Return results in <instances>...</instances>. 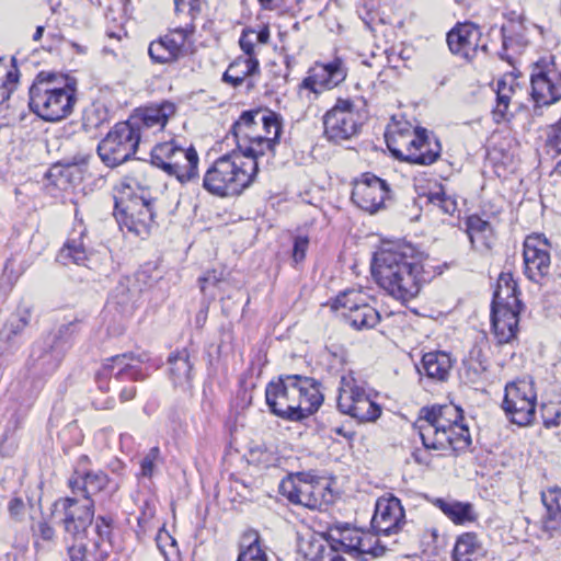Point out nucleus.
Returning a JSON list of instances; mask_svg holds the SVG:
<instances>
[{
  "label": "nucleus",
  "mask_w": 561,
  "mask_h": 561,
  "mask_svg": "<svg viewBox=\"0 0 561 561\" xmlns=\"http://www.w3.org/2000/svg\"><path fill=\"white\" fill-rule=\"evenodd\" d=\"M152 167L138 162L136 170L126 175L115 187V216L121 226L141 238L150 233L154 224V209L161 202L149 193L148 173Z\"/></svg>",
  "instance_id": "1"
},
{
  "label": "nucleus",
  "mask_w": 561,
  "mask_h": 561,
  "mask_svg": "<svg viewBox=\"0 0 561 561\" xmlns=\"http://www.w3.org/2000/svg\"><path fill=\"white\" fill-rule=\"evenodd\" d=\"M373 274L382 289L401 301L416 297L424 282L423 266L412 249L393 243L375 253Z\"/></svg>",
  "instance_id": "2"
},
{
  "label": "nucleus",
  "mask_w": 561,
  "mask_h": 561,
  "mask_svg": "<svg viewBox=\"0 0 561 561\" xmlns=\"http://www.w3.org/2000/svg\"><path fill=\"white\" fill-rule=\"evenodd\" d=\"M265 399L273 414L288 421H301L320 408L323 394L313 378L285 375L267 383Z\"/></svg>",
  "instance_id": "3"
},
{
  "label": "nucleus",
  "mask_w": 561,
  "mask_h": 561,
  "mask_svg": "<svg viewBox=\"0 0 561 561\" xmlns=\"http://www.w3.org/2000/svg\"><path fill=\"white\" fill-rule=\"evenodd\" d=\"M299 552L305 561H345L340 552L356 558L364 554L378 557L383 548L377 545L375 535L343 525L331 528L327 537L311 535L301 539Z\"/></svg>",
  "instance_id": "4"
},
{
  "label": "nucleus",
  "mask_w": 561,
  "mask_h": 561,
  "mask_svg": "<svg viewBox=\"0 0 561 561\" xmlns=\"http://www.w3.org/2000/svg\"><path fill=\"white\" fill-rule=\"evenodd\" d=\"M257 171V161L232 150L217 158L207 169L203 186L219 197L237 196L254 182Z\"/></svg>",
  "instance_id": "5"
},
{
  "label": "nucleus",
  "mask_w": 561,
  "mask_h": 561,
  "mask_svg": "<svg viewBox=\"0 0 561 561\" xmlns=\"http://www.w3.org/2000/svg\"><path fill=\"white\" fill-rule=\"evenodd\" d=\"M280 128V122L274 112L263 110L243 112L231 128L237 142L236 151L257 161L274 148Z\"/></svg>",
  "instance_id": "6"
},
{
  "label": "nucleus",
  "mask_w": 561,
  "mask_h": 561,
  "mask_svg": "<svg viewBox=\"0 0 561 561\" xmlns=\"http://www.w3.org/2000/svg\"><path fill=\"white\" fill-rule=\"evenodd\" d=\"M30 108L47 122L69 116L76 103V90L54 72L41 71L28 90Z\"/></svg>",
  "instance_id": "7"
},
{
  "label": "nucleus",
  "mask_w": 561,
  "mask_h": 561,
  "mask_svg": "<svg viewBox=\"0 0 561 561\" xmlns=\"http://www.w3.org/2000/svg\"><path fill=\"white\" fill-rule=\"evenodd\" d=\"M516 282L502 273L493 294L491 323L499 343L511 342L517 333L518 316L523 308Z\"/></svg>",
  "instance_id": "8"
},
{
  "label": "nucleus",
  "mask_w": 561,
  "mask_h": 561,
  "mask_svg": "<svg viewBox=\"0 0 561 561\" xmlns=\"http://www.w3.org/2000/svg\"><path fill=\"white\" fill-rule=\"evenodd\" d=\"M462 419V410L453 403L424 407L420 410L415 428L426 449H437L448 442L446 433Z\"/></svg>",
  "instance_id": "9"
},
{
  "label": "nucleus",
  "mask_w": 561,
  "mask_h": 561,
  "mask_svg": "<svg viewBox=\"0 0 561 561\" xmlns=\"http://www.w3.org/2000/svg\"><path fill=\"white\" fill-rule=\"evenodd\" d=\"M198 154L191 146L182 148L173 140L157 144L151 149V165L186 183L198 175Z\"/></svg>",
  "instance_id": "10"
},
{
  "label": "nucleus",
  "mask_w": 561,
  "mask_h": 561,
  "mask_svg": "<svg viewBox=\"0 0 561 561\" xmlns=\"http://www.w3.org/2000/svg\"><path fill=\"white\" fill-rule=\"evenodd\" d=\"M328 483L309 472H298L284 479L279 484V492L290 503L301 505L310 510L320 508L329 500Z\"/></svg>",
  "instance_id": "11"
},
{
  "label": "nucleus",
  "mask_w": 561,
  "mask_h": 561,
  "mask_svg": "<svg viewBox=\"0 0 561 561\" xmlns=\"http://www.w3.org/2000/svg\"><path fill=\"white\" fill-rule=\"evenodd\" d=\"M54 506L59 516L58 523L65 533V540H84L94 518L93 500L66 497L56 501Z\"/></svg>",
  "instance_id": "12"
},
{
  "label": "nucleus",
  "mask_w": 561,
  "mask_h": 561,
  "mask_svg": "<svg viewBox=\"0 0 561 561\" xmlns=\"http://www.w3.org/2000/svg\"><path fill=\"white\" fill-rule=\"evenodd\" d=\"M337 408L359 422H374L381 414L380 405L371 399L370 393L351 377L341 379Z\"/></svg>",
  "instance_id": "13"
},
{
  "label": "nucleus",
  "mask_w": 561,
  "mask_h": 561,
  "mask_svg": "<svg viewBox=\"0 0 561 561\" xmlns=\"http://www.w3.org/2000/svg\"><path fill=\"white\" fill-rule=\"evenodd\" d=\"M364 115L348 99H337L335 105L323 117L324 135L335 144L348 140L358 134Z\"/></svg>",
  "instance_id": "14"
},
{
  "label": "nucleus",
  "mask_w": 561,
  "mask_h": 561,
  "mask_svg": "<svg viewBox=\"0 0 561 561\" xmlns=\"http://www.w3.org/2000/svg\"><path fill=\"white\" fill-rule=\"evenodd\" d=\"M553 59L548 54L534 64L530 84L536 113L538 108L561 100V72L557 70Z\"/></svg>",
  "instance_id": "15"
},
{
  "label": "nucleus",
  "mask_w": 561,
  "mask_h": 561,
  "mask_svg": "<svg viewBox=\"0 0 561 561\" xmlns=\"http://www.w3.org/2000/svg\"><path fill=\"white\" fill-rule=\"evenodd\" d=\"M140 145L134 129L125 122H119L98 145V154L102 162L115 168L129 160Z\"/></svg>",
  "instance_id": "16"
},
{
  "label": "nucleus",
  "mask_w": 561,
  "mask_h": 561,
  "mask_svg": "<svg viewBox=\"0 0 561 561\" xmlns=\"http://www.w3.org/2000/svg\"><path fill=\"white\" fill-rule=\"evenodd\" d=\"M425 129L413 128L410 124L393 125L386 133V141L389 151L399 160L410 163H426L437 152L436 144L434 150L427 149V156L416 153L417 144L422 141V134Z\"/></svg>",
  "instance_id": "17"
},
{
  "label": "nucleus",
  "mask_w": 561,
  "mask_h": 561,
  "mask_svg": "<svg viewBox=\"0 0 561 561\" xmlns=\"http://www.w3.org/2000/svg\"><path fill=\"white\" fill-rule=\"evenodd\" d=\"M76 324L70 322L61 325L56 333L47 336L43 343L34 346L31 357L43 374L54 373L60 365L71 345V336Z\"/></svg>",
  "instance_id": "18"
},
{
  "label": "nucleus",
  "mask_w": 561,
  "mask_h": 561,
  "mask_svg": "<svg viewBox=\"0 0 561 561\" xmlns=\"http://www.w3.org/2000/svg\"><path fill=\"white\" fill-rule=\"evenodd\" d=\"M359 290H346L339 295L332 308L341 311L342 317L356 330H369L380 321L379 312L366 301Z\"/></svg>",
  "instance_id": "19"
},
{
  "label": "nucleus",
  "mask_w": 561,
  "mask_h": 561,
  "mask_svg": "<svg viewBox=\"0 0 561 561\" xmlns=\"http://www.w3.org/2000/svg\"><path fill=\"white\" fill-rule=\"evenodd\" d=\"M175 105L172 102H162L135 111L126 123L141 142H149L153 136L162 131L170 117L175 114Z\"/></svg>",
  "instance_id": "20"
},
{
  "label": "nucleus",
  "mask_w": 561,
  "mask_h": 561,
  "mask_svg": "<svg viewBox=\"0 0 561 561\" xmlns=\"http://www.w3.org/2000/svg\"><path fill=\"white\" fill-rule=\"evenodd\" d=\"M346 78V71L342 61L336 59L329 64L317 62L311 67L307 77L299 84L300 98L309 102L314 101L323 91L331 90L339 85Z\"/></svg>",
  "instance_id": "21"
},
{
  "label": "nucleus",
  "mask_w": 561,
  "mask_h": 561,
  "mask_svg": "<svg viewBox=\"0 0 561 561\" xmlns=\"http://www.w3.org/2000/svg\"><path fill=\"white\" fill-rule=\"evenodd\" d=\"M388 194L389 186L386 181L365 173L354 185L352 201L363 210L374 214L383 205Z\"/></svg>",
  "instance_id": "22"
},
{
  "label": "nucleus",
  "mask_w": 561,
  "mask_h": 561,
  "mask_svg": "<svg viewBox=\"0 0 561 561\" xmlns=\"http://www.w3.org/2000/svg\"><path fill=\"white\" fill-rule=\"evenodd\" d=\"M481 38L480 27L469 22L457 24L447 33L450 51L467 60L473 59L479 50L486 51V44L480 43Z\"/></svg>",
  "instance_id": "23"
},
{
  "label": "nucleus",
  "mask_w": 561,
  "mask_h": 561,
  "mask_svg": "<svg viewBox=\"0 0 561 561\" xmlns=\"http://www.w3.org/2000/svg\"><path fill=\"white\" fill-rule=\"evenodd\" d=\"M145 360L142 355L135 356L133 353L113 356L106 359L102 370L99 373V382H101L102 378H114L118 381L144 380L147 377V374L141 368V364Z\"/></svg>",
  "instance_id": "24"
},
{
  "label": "nucleus",
  "mask_w": 561,
  "mask_h": 561,
  "mask_svg": "<svg viewBox=\"0 0 561 561\" xmlns=\"http://www.w3.org/2000/svg\"><path fill=\"white\" fill-rule=\"evenodd\" d=\"M188 34L185 28H175L151 42L148 48L151 60L156 64H170L180 59L184 55Z\"/></svg>",
  "instance_id": "25"
},
{
  "label": "nucleus",
  "mask_w": 561,
  "mask_h": 561,
  "mask_svg": "<svg viewBox=\"0 0 561 561\" xmlns=\"http://www.w3.org/2000/svg\"><path fill=\"white\" fill-rule=\"evenodd\" d=\"M404 523V511L399 499L380 497L376 502L371 527L377 533L389 535Z\"/></svg>",
  "instance_id": "26"
},
{
  "label": "nucleus",
  "mask_w": 561,
  "mask_h": 561,
  "mask_svg": "<svg viewBox=\"0 0 561 561\" xmlns=\"http://www.w3.org/2000/svg\"><path fill=\"white\" fill-rule=\"evenodd\" d=\"M550 243L545 236L528 234V279L537 282L550 266Z\"/></svg>",
  "instance_id": "27"
},
{
  "label": "nucleus",
  "mask_w": 561,
  "mask_h": 561,
  "mask_svg": "<svg viewBox=\"0 0 561 561\" xmlns=\"http://www.w3.org/2000/svg\"><path fill=\"white\" fill-rule=\"evenodd\" d=\"M502 408L512 423L518 427L526 426V387L524 381L506 385Z\"/></svg>",
  "instance_id": "28"
},
{
  "label": "nucleus",
  "mask_w": 561,
  "mask_h": 561,
  "mask_svg": "<svg viewBox=\"0 0 561 561\" xmlns=\"http://www.w3.org/2000/svg\"><path fill=\"white\" fill-rule=\"evenodd\" d=\"M108 477L103 471L75 472L69 479V486L73 494L81 493L83 499H91L92 495L103 491L108 484Z\"/></svg>",
  "instance_id": "29"
},
{
  "label": "nucleus",
  "mask_w": 561,
  "mask_h": 561,
  "mask_svg": "<svg viewBox=\"0 0 561 561\" xmlns=\"http://www.w3.org/2000/svg\"><path fill=\"white\" fill-rule=\"evenodd\" d=\"M453 360L446 352L437 351L430 352L423 355L421 367H417L420 375H425L427 378L436 381H446Z\"/></svg>",
  "instance_id": "30"
},
{
  "label": "nucleus",
  "mask_w": 561,
  "mask_h": 561,
  "mask_svg": "<svg viewBox=\"0 0 561 561\" xmlns=\"http://www.w3.org/2000/svg\"><path fill=\"white\" fill-rule=\"evenodd\" d=\"M260 73L257 58L238 57L222 75V81L232 88L241 87L248 79Z\"/></svg>",
  "instance_id": "31"
},
{
  "label": "nucleus",
  "mask_w": 561,
  "mask_h": 561,
  "mask_svg": "<svg viewBox=\"0 0 561 561\" xmlns=\"http://www.w3.org/2000/svg\"><path fill=\"white\" fill-rule=\"evenodd\" d=\"M540 497L546 507L543 527L547 531L561 534V489L552 486L540 492Z\"/></svg>",
  "instance_id": "32"
},
{
  "label": "nucleus",
  "mask_w": 561,
  "mask_h": 561,
  "mask_svg": "<svg viewBox=\"0 0 561 561\" xmlns=\"http://www.w3.org/2000/svg\"><path fill=\"white\" fill-rule=\"evenodd\" d=\"M113 547L106 542L92 543V549L83 540L73 541L68 548L69 561H107Z\"/></svg>",
  "instance_id": "33"
},
{
  "label": "nucleus",
  "mask_w": 561,
  "mask_h": 561,
  "mask_svg": "<svg viewBox=\"0 0 561 561\" xmlns=\"http://www.w3.org/2000/svg\"><path fill=\"white\" fill-rule=\"evenodd\" d=\"M271 37L267 25L260 26L257 30L253 27L244 28L239 38V45L244 53V57L257 58L263 46H265Z\"/></svg>",
  "instance_id": "34"
},
{
  "label": "nucleus",
  "mask_w": 561,
  "mask_h": 561,
  "mask_svg": "<svg viewBox=\"0 0 561 561\" xmlns=\"http://www.w3.org/2000/svg\"><path fill=\"white\" fill-rule=\"evenodd\" d=\"M433 504L438 507L455 524L473 522L477 515L470 503H462L454 500L435 499Z\"/></svg>",
  "instance_id": "35"
},
{
  "label": "nucleus",
  "mask_w": 561,
  "mask_h": 561,
  "mask_svg": "<svg viewBox=\"0 0 561 561\" xmlns=\"http://www.w3.org/2000/svg\"><path fill=\"white\" fill-rule=\"evenodd\" d=\"M467 234L473 248L478 250L491 248L492 227L479 216H470L467 219Z\"/></svg>",
  "instance_id": "36"
},
{
  "label": "nucleus",
  "mask_w": 561,
  "mask_h": 561,
  "mask_svg": "<svg viewBox=\"0 0 561 561\" xmlns=\"http://www.w3.org/2000/svg\"><path fill=\"white\" fill-rule=\"evenodd\" d=\"M169 373L174 386L188 385L192 378L193 365L186 350L179 351L169 357Z\"/></svg>",
  "instance_id": "37"
},
{
  "label": "nucleus",
  "mask_w": 561,
  "mask_h": 561,
  "mask_svg": "<svg viewBox=\"0 0 561 561\" xmlns=\"http://www.w3.org/2000/svg\"><path fill=\"white\" fill-rule=\"evenodd\" d=\"M20 81V70L15 57L11 58L10 65L0 57V105L8 101L16 90Z\"/></svg>",
  "instance_id": "38"
},
{
  "label": "nucleus",
  "mask_w": 561,
  "mask_h": 561,
  "mask_svg": "<svg viewBox=\"0 0 561 561\" xmlns=\"http://www.w3.org/2000/svg\"><path fill=\"white\" fill-rule=\"evenodd\" d=\"M237 561H268L257 531L249 530L243 534Z\"/></svg>",
  "instance_id": "39"
},
{
  "label": "nucleus",
  "mask_w": 561,
  "mask_h": 561,
  "mask_svg": "<svg viewBox=\"0 0 561 561\" xmlns=\"http://www.w3.org/2000/svg\"><path fill=\"white\" fill-rule=\"evenodd\" d=\"M481 543L474 533L460 535L454 546L453 561H472L481 553Z\"/></svg>",
  "instance_id": "40"
},
{
  "label": "nucleus",
  "mask_w": 561,
  "mask_h": 561,
  "mask_svg": "<svg viewBox=\"0 0 561 561\" xmlns=\"http://www.w3.org/2000/svg\"><path fill=\"white\" fill-rule=\"evenodd\" d=\"M58 261L65 265L75 263L82 265L88 260L87 247L83 242V231L79 232L78 238H69L60 250Z\"/></svg>",
  "instance_id": "41"
},
{
  "label": "nucleus",
  "mask_w": 561,
  "mask_h": 561,
  "mask_svg": "<svg viewBox=\"0 0 561 561\" xmlns=\"http://www.w3.org/2000/svg\"><path fill=\"white\" fill-rule=\"evenodd\" d=\"M448 442L444 443L436 450H445L451 448L454 451H462L467 449L471 444V436L467 425L461 421L454 425L448 433H446Z\"/></svg>",
  "instance_id": "42"
},
{
  "label": "nucleus",
  "mask_w": 561,
  "mask_h": 561,
  "mask_svg": "<svg viewBox=\"0 0 561 561\" xmlns=\"http://www.w3.org/2000/svg\"><path fill=\"white\" fill-rule=\"evenodd\" d=\"M30 320L31 309L28 307H19L18 313L4 324L0 332V337L11 341L28 325Z\"/></svg>",
  "instance_id": "43"
},
{
  "label": "nucleus",
  "mask_w": 561,
  "mask_h": 561,
  "mask_svg": "<svg viewBox=\"0 0 561 561\" xmlns=\"http://www.w3.org/2000/svg\"><path fill=\"white\" fill-rule=\"evenodd\" d=\"M507 24L501 28L503 37V49L507 50L517 41L514 36H520L519 30H523L524 13L516 11H508L506 14Z\"/></svg>",
  "instance_id": "44"
},
{
  "label": "nucleus",
  "mask_w": 561,
  "mask_h": 561,
  "mask_svg": "<svg viewBox=\"0 0 561 561\" xmlns=\"http://www.w3.org/2000/svg\"><path fill=\"white\" fill-rule=\"evenodd\" d=\"M75 169L70 165H54L49 169L47 178L57 188L67 191L70 186Z\"/></svg>",
  "instance_id": "45"
},
{
  "label": "nucleus",
  "mask_w": 561,
  "mask_h": 561,
  "mask_svg": "<svg viewBox=\"0 0 561 561\" xmlns=\"http://www.w3.org/2000/svg\"><path fill=\"white\" fill-rule=\"evenodd\" d=\"M428 202L442 209L444 214L454 215L458 205L454 197L447 195L442 188L428 194Z\"/></svg>",
  "instance_id": "46"
},
{
  "label": "nucleus",
  "mask_w": 561,
  "mask_h": 561,
  "mask_svg": "<svg viewBox=\"0 0 561 561\" xmlns=\"http://www.w3.org/2000/svg\"><path fill=\"white\" fill-rule=\"evenodd\" d=\"M515 91L512 87V84H508L505 80L499 81L497 83V90H496V107L494 110V115H500L501 117H504L508 103L511 101L512 94H514Z\"/></svg>",
  "instance_id": "47"
},
{
  "label": "nucleus",
  "mask_w": 561,
  "mask_h": 561,
  "mask_svg": "<svg viewBox=\"0 0 561 561\" xmlns=\"http://www.w3.org/2000/svg\"><path fill=\"white\" fill-rule=\"evenodd\" d=\"M156 543L165 561H171L172 554L178 553L175 539L163 528L158 531Z\"/></svg>",
  "instance_id": "48"
},
{
  "label": "nucleus",
  "mask_w": 561,
  "mask_h": 561,
  "mask_svg": "<svg viewBox=\"0 0 561 561\" xmlns=\"http://www.w3.org/2000/svg\"><path fill=\"white\" fill-rule=\"evenodd\" d=\"M160 461L161 454L159 447L154 446L150 448L140 461V476L151 478Z\"/></svg>",
  "instance_id": "49"
},
{
  "label": "nucleus",
  "mask_w": 561,
  "mask_h": 561,
  "mask_svg": "<svg viewBox=\"0 0 561 561\" xmlns=\"http://www.w3.org/2000/svg\"><path fill=\"white\" fill-rule=\"evenodd\" d=\"M435 144L437 147V152L434 156V158L432 157L431 161H428L426 163H419L420 165H430V164L434 163L440 157V152H442V146H440V142L438 141V139L434 135L428 134L425 129L424 133L422 134V141L420 144H417V147L415 148L416 153L427 156V149L432 150V147L434 148L433 145H435Z\"/></svg>",
  "instance_id": "50"
},
{
  "label": "nucleus",
  "mask_w": 561,
  "mask_h": 561,
  "mask_svg": "<svg viewBox=\"0 0 561 561\" xmlns=\"http://www.w3.org/2000/svg\"><path fill=\"white\" fill-rule=\"evenodd\" d=\"M112 524H113V519L111 517H106V516H98L96 517L94 530H95L99 539L95 540L93 543L106 542L112 546L111 540H110L111 534H112Z\"/></svg>",
  "instance_id": "51"
},
{
  "label": "nucleus",
  "mask_w": 561,
  "mask_h": 561,
  "mask_svg": "<svg viewBox=\"0 0 561 561\" xmlns=\"http://www.w3.org/2000/svg\"><path fill=\"white\" fill-rule=\"evenodd\" d=\"M25 503L21 497H12L8 503L10 517L15 522H22L25 516Z\"/></svg>",
  "instance_id": "52"
},
{
  "label": "nucleus",
  "mask_w": 561,
  "mask_h": 561,
  "mask_svg": "<svg viewBox=\"0 0 561 561\" xmlns=\"http://www.w3.org/2000/svg\"><path fill=\"white\" fill-rule=\"evenodd\" d=\"M547 144L558 153H561V118L550 127L547 136Z\"/></svg>",
  "instance_id": "53"
},
{
  "label": "nucleus",
  "mask_w": 561,
  "mask_h": 561,
  "mask_svg": "<svg viewBox=\"0 0 561 561\" xmlns=\"http://www.w3.org/2000/svg\"><path fill=\"white\" fill-rule=\"evenodd\" d=\"M308 239L306 237H297L294 242L293 257L295 262H300L305 259L308 248Z\"/></svg>",
  "instance_id": "54"
},
{
  "label": "nucleus",
  "mask_w": 561,
  "mask_h": 561,
  "mask_svg": "<svg viewBox=\"0 0 561 561\" xmlns=\"http://www.w3.org/2000/svg\"><path fill=\"white\" fill-rule=\"evenodd\" d=\"M35 536L43 539L44 541H53L55 538V529L47 522L42 520L37 524L34 530Z\"/></svg>",
  "instance_id": "55"
},
{
  "label": "nucleus",
  "mask_w": 561,
  "mask_h": 561,
  "mask_svg": "<svg viewBox=\"0 0 561 561\" xmlns=\"http://www.w3.org/2000/svg\"><path fill=\"white\" fill-rule=\"evenodd\" d=\"M222 278V274H217L216 271L207 272L199 278L202 291H206L208 285H217Z\"/></svg>",
  "instance_id": "56"
},
{
  "label": "nucleus",
  "mask_w": 561,
  "mask_h": 561,
  "mask_svg": "<svg viewBox=\"0 0 561 561\" xmlns=\"http://www.w3.org/2000/svg\"><path fill=\"white\" fill-rule=\"evenodd\" d=\"M135 396H136V387H134V386L124 388L119 393V398L123 402L134 399Z\"/></svg>",
  "instance_id": "57"
},
{
  "label": "nucleus",
  "mask_w": 561,
  "mask_h": 561,
  "mask_svg": "<svg viewBox=\"0 0 561 561\" xmlns=\"http://www.w3.org/2000/svg\"><path fill=\"white\" fill-rule=\"evenodd\" d=\"M262 8L265 10H275L279 8L284 0H259Z\"/></svg>",
  "instance_id": "58"
},
{
  "label": "nucleus",
  "mask_w": 561,
  "mask_h": 561,
  "mask_svg": "<svg viewBox=\"0 0 561 561\" xmlns=\"http://www.w3.org/2000/svg\"><path fill=\"white\" fill-rule=\"evenodd\" d=\"M193 1L194 0H174L175 11H182L186 4L192 7Z\"/></svg>",
  "instance_id": "59"
},
{
  "label": "nucleus",
  "mask_w": 561,
  "mask_h": 561,
  "mask_svg": "<svg viewBox=\"0 0 561 561\" xmlns=\"http://www.w3.org/2000/svg\"><path fill=\"white\" fill-rule=\"evenodd\" d=\"M179 203H180V201H179L178 195L175 193L172 194L171 204L167 207L165 211L169 214L173 213L176 209Z\"/></svg>",
  "instance_id": "60"
},
{
  "label": "nucleus",
  "mask_w": 561,
  "mask_h": 561,
  "mask_svg": "<svg viewBox=\"0 0 561 561\" xmlns=\"http://www.w3.org/2000/svg\"><path fill=\"white\" fill-rule=\"evenodd\" d=\"M535 413V402L531 401L529 398H528V411H527V414H528V426L530 425L531 423V416L534 415Z\"/></svg>",
  "instance_id": "61"
},
{
  "label": "nucleus",
  "mask_w": 561,
  "mask_h": 561,
  "mask_svg": "<svg viewBox=\"0 0 561 561\" xmlns=\"http://www.w3.org/2000/svg\"><path fill=\"white\" fill-rule=\"evenodd\" d=\"M332 432H334L335 434L337 435H341V436H344V437H347V438H351L353 436V434H347L343 427L341 426H337V427H333L332 428Z\"/></svg>",
  "instance_id": "62"
},
{
  "label": "nucleus",
  "mask_w": 561,
  "mask_h": 561,
  "mask_svg": "<svg viewBox=\"0 0 561 561\" xmlns=\"http://www.w3.org/2000/svg\"><path fill=\"white\" fill-rule=\"evenodd\" d=\"M43 33H44V26H37L35 33L33 35V39L36 42L39 41L43 36Z\"/></svg>",
  "instance_id": "63"
},
{
  "label": "nucleus",
  "mask_w": 561,
  "mask_h": 561,
  "mask_svg": "<svg viewBox=\"0 0 561 561\" xmlns=\"http://www.w3.org/2000/svg\"><path fill=\"white\" fill-rule=\"evenodd\" d=\"M522 257L524 261V265L526 266V239L522 243Z\"/></svg>",
  "instance_id": "64"
}]
</instances>
